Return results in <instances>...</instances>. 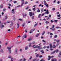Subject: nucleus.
Listing matches in <instances>:
<instances>
[{"mask_svg":"<svg viewBox=\"0 0 61 61\" xmlns=\"http://www.w3.org/2000/svg\"><path fill=\"white\" fill-rule=\"evenodd\" d=\"M17 2L16 1H15L14 2V4H16L17 3Z\"/></svg>","mask_w":61,"mask_h":61,"instance_id":"obj_37","label":"nucleus"},{"mask_svg":"<svg viewBox=\"0 0 61 61\" xmlns=\"http://www.w3.org/2000/svg\"><path fill=\"white\" fill-rule=\"evenodd\" d=\"M58 49H56V53H57L58 52Z\"/></svg>","mask_w":61,"mask_h":61,"instance_id":"obj_32","label":"nucleus"},{"mask_svg":"<svg viewBox=\"0 0 61 61\" xmlns=\"http://www.w3.org/2000/svg\"><path fill=\"white\" fill-rule=\"evenodd\" d=\"M28 41H31V39H28Z\"/></svg>","mask_w":61,"mask_h":61,"instance_id":"obj_42","label":"nucleus"},{"mask_svg":"<svg viewBox=\"0 0 61 61\" xmlns=\"http://www.w3.org/2000/svg\"><path fill=\"white\" fill-rule=\"evenodd\" d=\"M34 16H32V17L31 18L32 19H34Z\"/></svg>","mask_w":61,"mask_h":61,"instance_id":"obj_52","label":"nucleus"},{"mask_svg":"<svg viewBox=\"0 0 61 61\" xmlns=\"http://www.w3.org/2000/svg\"><path fill=\"white\" fill-rule=\"evenodd\" d=\"M1 52H2V53H3L4 52V51H3V50H1Z\"/></svg>","mask_w":61,"mask_h":61,"instance_id":"obj_47","label":"nucleus"},{"mask_svg":"<svg viewBox=\"0 0 61 61\" xmlns=\"http://www.w3.org/2000/svg\"><path fill=\"white\" fill-rule=\"evenodd\" d=\"M57 37V36L56 35L54 36V38H56Z\"/></svg>","mask_w":61,"mask_h":61,"instance_id":"obj_28","label":"nucleus"},{"mask_svg":"<svg viewBox=\"0 0 61 61\" xmlns=\"http://www.w3.org/2000/svg\"><path fill=\"white\" fill-rule=\"evenodd\" d=\"M8 5L9 6H11V4H9Z\"/></svg>","mask_w":61,"mask_h":61,"instance_id":"obj_63","label":"nucleus"},{"mask_svg":"<svg viewBox=\"0 0 61 61\" xmlns=\"http://www.w3.org/2000/svg\"><path fill=\"white\" fill-rule=\"evenodd\" d=\"M56 28H57V29H58V28H61V27H57Z\"/></svg>","mask_w":61,"mask_h":61,"instance_id":"obj_40","label":"nucleus"},{"mask_svg":"<svg viewBox=\"0 0 61 61\" xmlns=\"http://www.w3.org/2000/svg\"><path fill=\"white\" fill-rule=\"evenodd\" d=\"M46 28V29H48V26H47Z\"/></svg>","mask_w":61,"mask_h":61,"instance_id":"obj_61","label":"nucleus"},{"mask_svg":"<svg viewBox=\"0 0 61 61\" xmlns=\"http://www.w3.org/2000/svg\"><path fill=\"white\" fill-rule=\"evenodd\" d=\"M4 27V25H0V28L1 29H2L3 28V27Z\"/></svg>","mask_w":61,"mask_h":61,"instance_id":"obj_16","label":"nucleus"},{"mask_svg":"<svg viewBox=\"0 0 61 61\" xmlns=\"http://www.w3.org/2000/svg\"><path fill=\"white\" fill-rule=\"evenodd\" d=\"M46 12H45L44 13V14H49V12H48V10H47L46 11Z\"/></svg>","mask_w":61,"mask_h":61,"instance_id":"obj_6","label":"nucleus"},{"mask_svg":"<svg viewBox=\"0 0 61 61\" xmlns=\"http://www.w3.org/2000/svg\"><path fill=\"white\" fill-rule=\"evenodd\" d=\"M52 47H53L54 48H55V47H56V46L55 45H53L52 46Z\"/></svg>","mask_w":61,"mask_h":61,"instance_id":"obj_41","label":"nucleus"},{"mask_svg":"<svg viewBox=\"0 0 61 61\" xmlns=\"http://www.w3.org/2000/svg\"><path fill=\"white\" fill-rule=\"evenodd\" d=\"M36 25H37V24H36L34 25V27H35L36 26Z\"/></svg>","mask_w":61,"mask_h":61,"instance_id":"obj_51","label":"nucleus"},{"mask_svg":"<svg viewBox=\"0 0 61 61\" xmlns=\"http://www.w3.org/2000/svg\"><path fill=\"white\" fill-rule=\"evenodd\" d=\"M35 29H36L35 28V29H32L30 31V34L32 33L33 32V31H35Z\"/></svg>","mask_w":61,"mask_h":61,"instance_id":"obj_8","label":"nucleus"},{"mask_svg":"<svg viewBox=\"0 0 61 61\" xmlns=\"http://www.w3.org/2000/svg\"><path fill=\"white\" fill-rule=\"evenodd\" d=\"M25 33H27V29L25 30Z\"/></svg>","mask_w":61,"mask_h":61,"instance_id":"obj_53","label":"nucleus"},{"mask_svg":"<svg viewBox=\"0 0 61 61\" xmlns=\"http://www.w3.org/2000/svg\"><path fill=\"white\" fill-rule=\"evenodd\" d=\"M17 28H18L19 27V26H20L19 25V24L18 23H17Z\"/></svg>","mask_w":61,"mask_h":61,"instance_id":"obj_15","label":"nucleus"},{"mask_svg":"<svg viewBox=\"0 0 61 61\" xmlns=\"http://www.w3.org/2000/svg\"><path fill=\"white\" fill-rule=\"evenodd\" d=\"M26 60V59L25 58L24 59H20V61H25Z\"/></svg>","mask_w":61,"mask_h":61,"instance_id":"obj_11","label":"nucleus"},{"mask_svg":"<svg viewBox=\"0 0 61 61\" xmlns=\"http://www.w3.org/2000/svg\"><path fill=\"white\" fill-rule=\"evenodd\" d=\"M51 23H53L54 22V21L52 20H51Z\"/></svg>","mask_w":61,"mask_h":61,"instance_id":"obj_46","label":"nucleus"},{"mask_svg":"<svg viewBox=\"0 0 61 61\" xmlns=\"http://www.w3.org/2000/svg\"><path fill=\"white\" fill-rule=\"evenodd\" d=\"M50 47L51 48H52V44H50Z\"/></svg>","mask_w":61,"mask_h":61,"instance_id":"obj_23","label":"nucleus"},{"mask_svg":"<svg viewBox=\"0 0 61 61\" xmlns=\"http://www.w3.org/2000/svg\"><path fill=\"white\" fill-rule=\"evenodd\" d=\"M54 21V22H55V23H57V20H55Z\"/></svg>","mask_w":61,"mask_h":61,"instance_id":"obj_39","label":"nucleus"},{"mask_svg":"<svg viewBox=\"0 0 61 61\" xmlns=\"http://www.w3.org/2000/svg\"><path fill=\"white\" fill-rule=\"evenodd\" d=\"M50 19V18H49V17H48L47 18V20H49Z\"/></svg>","mask_w":61,"mask_h":61,"instance_id":"obj_57","label":"nucleus"},{"mask_svg":"<svg viewBox=\"0 0 61 61\" xmlns=\"http://www.w3.org/2000/svg\"><path fill=\"white\" fill-rule=\"evenodd\" d=\"M28 4V2L27 1H26L25 3V4Z\"/></svg>","mask_w":61,"mask_h":61,"instance_id":"obj_48","label":"nucleus"},{"mask_svg":"<svg viewBox=\"0 0 61 61\" xmlns=\"http://www.w3.org/2000/svg\"><path fill=\"white\" fill-rule=\"evenodd\" d=\"M43 9H41V13H42L43 12Z\"/></svg>","mask_w":61,"mask_h":61,"instance_id":"obj_33","label":"nucleus"},{"mask_svg":"<svg viewBox=\"0 0 61 61\" xmlns=\"http://www.w3.org/2000/svg\"><path fill=\"white\" fill-rule=\"evenodd\" d=\"M42 42H44V43H46V41H45V40H42Z\"/></svg>","mask_w":61,"mask_h":61,"instance_id":"obj_44","label":"nucleus"},{"mask_svg":"<svg viewBox=\"0 0 61 61\" xmlns=\"http://www.w3.org/2000/svg\"><path fill=\"white\" fill-rule=\"evenodd\" d=\"M44 5H47V3H46V1L45 0H44Z\"/></svg>","mask_w":61,"mask_h":61,"instance_id":"obj_12","label":"nucleus"},{"mask_svg":"<svg viewBox=\"0 0 61 61\" xmlns=\"http://www.w3.org/2000/svg\"><path fill=\"white\" fill-rule=\"evenodd\" d=\"M33 10L34 11H35V10H36V8H34L33 9Z\"/></svg>","mask_w":61,"mask_h":61,"instance_id":"obj_36","label":"nucleus"},{"mask_svg":"<svg viewBox=\"0 0 61 61\" xmlns=\"http://www.w3.org/2000/svg\"><path fill=\"white\" fill-rule=\"evenodd\" d=\"M23 37H24V38H26L27 36L26 34H25L23 36Z\"/></svg>","mask_w":61,"mask_h":61,"instance_id":"obj_14","label":"nucleus"},{"mask_svg":"<svg viewBox=\"0 0 61 61\" xmlns=\"http://www.w3.org/2000/svg\"><path fill=\"white\" fill-rule=\"evenodd\" d=\"M50 35L51 36H53V34H52V33H50Z\"/></svg>","mask_w":61,"mask_h":61,"instance_id":"obj_50","label":"nucleus"},{"mask_svg":"<svg viewBox=\"0 0 61 61\" xmlns=\"http://www.w3.org/2000/svg\"><path fill=\"white\" fill-rule=\"evenodd\" d=\"M36 45H34L32 47H34V48H39V46H35Z\"/></svg>","mask_w":61,"mask_h":61,"instance_id":"obj_4","label":"nucleus"},{"mask_svg":"<svg viewBox=\"0 0 61 61\" xmlns=\"http://www.w3.org/2000/svg\"><path fill=\"white\" fill-rule=\"evenodd\" d=\"M56 42L57 43H59V42H60V41L59 40H56Z\"/></svg>","mask_w":61,"mask_h":61,"instance_id":"obj_26","label":"nucleus"},{"mask_svg":"<svg viewBox=\"0 0 61 61\" xmlns=\"http://www.w3.org/2000/svg\"><path fill=\"white\" fill-rule=\"evenodd\" d=\"M3 5H0V8H3Z\"/></svg>","mask_w":61,"mask_h":61,"instance_id":"obj_35","label":"nucleus"},{"mask_svg":"<svg viewBox=\"0 0 61 61\" xmlns=\"http://www.w3.org/2000/svg\"><path fill=\"white\" fill-rule=\"evenodd\" d=\"M56 0H54V1L53 2V3H56Z\"/></svg>","mask_w":61,"mask_h":61,"instance_id":"obj_55","label":"nucleus"},{"mask_svg":"<svg viewBox=\"0 0 61 61\" xmlns=\"http://www.w3.org/2000/svg\"><path fill=\"white\" fill-rule=\"evenodd\" d=\"M50 23L49 22H48L47 21H46V24H48Z\"/></svg>","mask_w":61,"mask_h":61,"instance_id":"obj_25","label":"nucleus"},{"mask_svg":"<svg viewBox=\"0 0 61 61\" xmlns=\"http://www.w3.org/2000/svg\"><path fill=\"white\" fill-rule=\"evenodd\" d=\"M19 20H20V21H22V19H19Z\"/></svg>","mask_w":61,"mask_h":61,"instance_id":"obj_56","label":"nucleus"},{"mask_svg":"<svg viewBox=\"0 0 61 61\" xmlns=\"http://www.w3.org/2000/svg\"><path fill=\"white\" fill-rule=\"evenodd\" d=\"M57 60L56 59H52L51 60L52 61H56Z\"/></svg>","mask_w":61,"mask_h":61,"instance_id":"obj_13","label":"nucleus"},{"mask_svg":"<svg viewBox=\"0 0 61 61\" xmlns=\"http://www.w3.org/2000/svg\"><path fill=\"white\" fill-rule=\"evenodd\" d=\"M41 14H39L38 15V17L39 18H40V16H41Z\"/></svg>","mask_w":61,"mask_h":61,"instance_id":"obj_24","label":"nucleus"},{"mask_svg":"<svg viewBox=\"0 0 61 61\" xmlns=\"http://www.w3.org/2000/svg\"><path fill=\"white\" fill-rule=\"evenodd\" d=\"M47 48H49V46H48L46 47Z\"/></svg>","mask_w":61,"mask_h":61,"instance_id":"obj_59","label":"nucleus"},{"mask_svg":"<svg viewBox=\"0 0 61 61\" xmlns=\"http://www.w3.org/2000/svg\"><path fill=\"white\" fill-rule=\"evenodd\" d=\"M46 46H45L43 48H44V49H45V48H46Z\"/></svg>","mask_w":61,"mask_h":61,"instance_id":"obj_58","label":"nucleus"},{"mask_svg":"<svg viewBox=\"0 0 61 61\" xmlns=\"http://www.w3.org/2000/svg\"><path fill=\"white\" fill-rule=\"evenodd\" d=\"M29 15L30 16H32V15H34V13H32V12H29Z\"/></svg>","mask_w":61,"mask_h":61,"instance_id":"obj_3","label":"nucleus"},{"mask_svg":"<svg viewBox=\"0 0 61 61\" xmlns=\"http://www.w3.org/2000/svg\"><path fill=\"white\" fill-rule=\"evenodd\" d=\"M21 5L20 6V7H22L23 5L24 4V0H21Z\"/></svg>","mask_w":61,"mask_h":61,"instance_id":"obj_2","label":"nucleus"},{"mask_svg":"<svg viewBox=\"0 0 61 61\" xmlns=\"http://www.w3.org/2000/svg\"><path fill=\"white\" fill-rule=\"evenodd\" d=\"M49 17H51V15H49Z\"/></svg>","mask_w":61,"mask_h":61,"instance_id":"obj_38","label":"nucleus"},{"mask_svg":"<svg viewBox=\"0 0 61 61\" xmlns=\"http://www.w3.org/2000/svg\"><path fill=\"white\" fill-rule=\"evenodd\" d=\"M55 52H56L55 51H54L52 52L51 53V54H54V53H55Z\"/></svg>","mask_w":61,"mask_h":61,"instance_id":"obj_31","label":"nucleus"},{"mask_svg":"<svg viewBox=\"0 0 61 61\" xmlns=\"http://www.w3.org/2000/svg\"><path fill=\"white\" fill-rule=\"evenodd\" d=\"M61 16V15H60V14H59L57 15V17H60Z\"/></svg>","mask_w":61,"mask_h":61,"instance_id":"obj_22","label":"nucleus"},{"mask_svg":"<svg viewBox=\"0 0 61 61\" xmlns=\"http://www.w3.org/2000/svg\"><path fill=\"white\" fill-rule=\"evenodd\" d=\"M41 52L42 53H44V51L43 50H42L41 51Z\"/></svg>","mask_w":61,"mask_h":61,"instance_id":"obj_34","label":"nucleus"},{"mask_svg":"<svg viewBox=\"0 0 61 61\" xmlns=\"http://www.w3.org/2000/svg\"><path fill=\"white\" fill-rule=\"evenodd\" d=\"M29 8V7H27V8H25V9L26 10H27V9H28V8Z\"/></svg>","mask_w":61,"mask_h":61,"instance_id":"obj_45","label":"nucleus"},{"mask_svg":"<svg viewBox=\"0 0 61 61\" xmlns=\"http://www.w3.org/2000/svg\"><path fill=\"white\" fill-rule=\"evenodd\" d=\"M11 13H13L14 14H15V9H13L12 10Z\"/></svg>","mask_w":61,"mask_h":61,"instance_id":"obj_10","label":"nucleus"},{"mask_svg":"<svg viewBox=\"0 0 61 61\" xmlns=\"http://www.w3.org/2000/svg\"><path fill=\"white\" fill-rule=\"evenodd\" d=\"M25 23L23 24L22 25V26H25Z\"/></svg>","mask_w":61,"mask_h":61,"instance_id":"obj_43","label":"nucleus"},{"mask_svg":"<svg viewBox=\"0 0 61 61\" xmlns=\"http://www.w3.org/2000/svg\"><path fill=\"white\" fill-rule=\"evenodd\" d=\"M11 24L10 25V26H13V25L14 24V22H13V21L12 20L11 21Z\"/></svg>","mask_w":61,"mask_h":61,"instance_id":"obj_5","label":"nucleus"},{"mask_svg":"<svg viewBox=\"0 0 61 61\" xmlns=\"http://www.w3.org/2000/svg\"><path fill=\"white\" fill-rule=\"evenodd\" d=\"M55 10V8H53L52 9V10L53 11H54Z\"/></svg>","mask_w":61,"mask_h":61,"instance_id":"obj_49","label":"nucleus"},{"mask_svg":"<svg viewBox=\"0 0 61 61\" xmlns=\"http://www.w3.org/2000/svg\"><path fill=\"white\" fill-rule=\"evenodd\" d=\"M48 56L49 58L48 59V60H49L50 59V58H53V57H54V56Z\"/></svg>","mask_w":61,"mask_h":61,"instance_id":"obj_7","label":"nucleus"},{"mask_svg":"<svg viewBox=\"0 0 61 61\" xmlns=\"http://www.w3.org/2000/svg\"><path fill=\"white\" fill-rule=\"evenodd\" d=\"M39 57L40 58H41V57H42V56H39Z\"/></svg>","mask_w":61,"mask_h":61,"instance_id":"obj_62","label":"nucleus"},{"mask_svg":"<svg viewBox=\"0 0 61 61\" xmlns=\"http://www.w3.org/2000/svg\"><path fill=\"white\" fill-rule=\"evenodd\" d=\"M55 27V25H52V28H50V29H53V28H54Z\"/></svg>","mask_w":61,"mask_h":61,"instance_id":"obj_19","label":"nucleus"},{"mask_svg":"<svg viewBox=\"0 0 61 61\" xmlns=\"http://www.w3.org/2000/svg\"><path fill=\"white\" fill-rule=\"evenodd\" d=\"M46 6L47 7V8H48L49 7V6H48V5L47 4L46 5Z\"/></svg>","mask_w":61,"mask_h":61,"instance_id":"obj_20","label":"nucleus"},{"mask_svg":"<svg viewBox=\"0 0 61 61\" xmlns=\"http://www.w3.org/2000/svg\"><path fill=\"white\" fill-rule=\"evenodd\" d=\"M45 31H44L43 32V33L42 34V36L44 35V34H45Z\"/></svg>","mask_w":61,"mask_h":61,"instance_id":"obj_29","label":"nucleus"},{"mask_svg":"<svg viewBox=\"0 0 61 61\" xmlns=\"http://www.w3.org/2000/svg\"><path fill=\"white\" fill-rule=\"evenodd\" d=\"M40 33L39 34H37L36 35V37H38V36H39V35H40Z\"/></svg>","mask_w":61,"mask_h":61,"instance_id":"obj_17","label":"nucleus"},{"mask_svg":"<svg viewBox=\"0 0 61 61\" xmlns=\"http://www.w3.org/2000/svg\"><path fill=\"white\" fill-rule=\"evenodd\" d=\"M25 50H27L28 49V46H26L25 47Z\"/></svg>","mask_w":61,"mask_h":61,"instance_id":"obj_21","label":"nucleus"},{"mask_svg":"<svg viewBox=\"0 0 61 61\" xmlns=\"http://www.w3.org/2000/svg\"><path fill=\"white\" fill-rule=\"evenodd\" d=\"M15 52L16 53L17 52V49H16L15 51Z\"/></svg>","mask_w":61,"mask_h":61,"instance_id":"obj_54","label":"nucleus"},{"mask_svg":"<svg viewBox=\"0 0 61 61\" xmlns=\"http://www.w3.org/2000/svg\"><path fill=\"white\" fill-rule=\"evenodd\" d=\"M7 45V43L6 42L5 44V46H6Z\"/></svg>","mask_w":61,"mask_h":61,"instance_id":"obj_60","label":"nucleus"},{"mask_svg":"<svg viewBox=\"0 0 61 61\" xmlns=\"http://www.w3.org/2000/svg\"><path fill=\"white\" fill-rule=\"evenodd\" d=\"M11 47H11V46H10L9 47L8 46L7 47V48L8 49V50L10 53H11Z\"/></svg>","mask_w":61,"mask_h":61,"instance_id":"obj_1","label":"nucleus"},{"mask_svg":"<svg viewBox=\"0 0 61 61\" xmlns=\"http://www.w3.org/2000/svg\"><path fill=\"white\" fill-rule=\"evenodd\" d=\"M8 58H11V61H13V58H11V56H9L8 57Z\"/></svg>","mask_w":61,"mask_h":61,"instance_id":"obj_9","label":"nucleus"},{"mask_svg":"<svg viewBox=\"0 0 61 61\" xmlns=\"http://www.w3.org/2000/svg\"><path fill=\"white\" fill-rule=\"evenodd\" d=\"M36 61V59L33 60V61Z\"/></svg>","mask_w":61,"mask_h":61,"instance_id":"obj_64","label":"nucleus"},{"mask_svg":"<svg viewBox=\"0 0 61 61\" xmlns=\"http://www.w3.org/2000/svg\"><path fill=\"white\" fill-rule=\"evenodd\" d=\"M5 19H7V18H7V16H5Z\"/></svg>","mask_w":61,"mask_h":61,"instance_id":"obj_30","label":"nucleus"},{"mask_svg":"<svg viewBox=\"0 0 61 61\" xmlns=\"http://www.w3.org/2000/svg\"><path fill=\"white\" fill-rule=\"evenodd\" d=\"M23 15V17H24V18H25L26 17H25V16H26L27 15V14H25V15Z\"/></svg>","mask_w":61,"mask_h":61,"instance_id":"obj_18","label":"nucleus"},{"mask_svg":"<svg viewBox=\"0 0 61 61\" xmlns=\"http://www.w3.org/2000/svg\"><path fill=\"white\" fill-rule=\"evenodd\" d=\"M40 10L38 9V10H37V12L38 13H39V12H40Z\"/></svg>","mask_w":61,"mask_h":61,"instance_id":"obj_27","label":"nucleus"}]
</instances>
